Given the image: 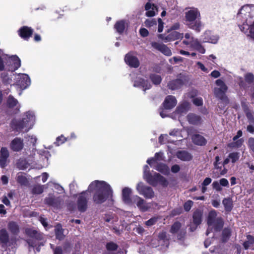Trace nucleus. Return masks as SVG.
<instances>
[{
    "mask_svg": "<svg viewBox=\"0 0 254 254\" xmlns=\"http://www.w3.org/2000/svg\"><path fill=\"white\" fill-rule=\"evenodd\" d=\"M0 77L3 83L5 84H10L12 81L11 79L8 77L7 74L6 73H2L0 75Z\"/></svg>",
    "mask_w": 254,
    "mask_h": 254,
    "instance_id": "obj_52",
    "label": "nucleus"
},
{
    "mask_svg": "<svg viewBox=\"0 0 254 254\" xmlns=\"http://www.w3.org/2000/svg\"><path fill=\"white\" fill-rule=\"evenodd\" d=\"M193 142L197 145H204L206 143V140L203 136L199 134H195L192 137Z\"/></svg>",
    "mask_w": 254,
    "mask_h": 254,
    "instance_id": "obj_33",
    "label": "nucleus"
},
{
    "mask_svg": "<svg viewBox=\"0 0 254 254\" xmlns=\"http://www.w3.org/2000/svg\"><path fill=\"white\" fill-rule=\"evenodd\" d=\"M177 103V100L174 96L169 95L166 97L163 104L165 109L169 110L174 108Z\"/></svg>",
    "mask_w": 254,
    "mask_h": 254,
    "instance_id": "obj_22",
    "label": "nucleus"
},
{
    "mask_svg": "<svg viewBox=\"0 0 254 254\" xmlns=\"http://www.w3.org/2000/svg\"><path fill=\"white\" fill-rule=\"evenodd\" d=\"M177 156L179 159L185 161H190L192 158L191 155L186 151H178Z\"/></svg>",
    "mask_w": 254,
    "mask_h": 254,
    "instance_id": "obj_36",
    "label": "nucleus"
},
{
    "mask_svg": "<svg viewBox=\"0 0 254 254\" xmlns=\"http://www.w3.org/2000/svg\"><path fill=\"white\" fill-rule=\"evenodd\" d=\"M181 224L179 222H176L172 226L170 230L172 234H176L177 238L179 240L182 239L186 234V231L183 229H181Z\"/></svg>",
    "mask_w": 254,
    "mask_h": 254,
    "instance_id": "obj_15",
    "label": "nucleus"
},
{
    "mask_svg": "<svg viewBox=\"0 0 254 254\" xmlns=\"http://www.w3.org/2000/svg\"><path fill=\"white\" fill-rule=\"evenodd\" d=\"M185 24L189 28L199 32L203 27L201 21V15L197 8H188L185 12Z\"/></svg>",
    "mask_w": 254,
    "mask_h": 254,
    "instance_id": "obj_3",
    "label": "nucleus"
},
{
    "mask_svg": "<svg viewBox=\"0 0 254 254\" xmlns=\"http://www.w3.org/2000/svg\"><path fill=\"white\" fill-rule=\"evenodd\" d=\"M33 32V29L30 27L23 26L18 30V34L21 38L24 39H28L31 37Z\"/></svg>",
    "mask_w": 254,
    "mask_h": 254,
    "instance_id": "obj_26",
    "label": "nucleus"
},
{
    "mask_svg": "<svg viewBox=\"0 0 254 254\" xmlns=\"http://www.w3.org/2000/svg\"><path fill=\"white\" fill-rule=\"evenodd\" d=\"M8 229L13 234H17L19 232L18 225L16 222L13 221H11L8 223Z\"/></svg>",
    "mask_w": 254,
    "mask_h": 254,
    "instance_id": "obj_39",
    "label": "nucleus"
},
{
    "mask_svg": "<svg viewBox=\"0 0 254 254\" xmlns=\"http://www.w3.org/2000/svg\"><path fill=\"white\" fill-rule=\"evenodd\" d=\"M245 81L248 84L254 83V75L252 73H247L245 75Z\"/></svg>",
    "mask_w": 254,
    "mask_h": 254,
    "instance_id": "obj_51",
    "label": "nucleus"
},
{
    "mask_svg": "<svg viewBox=\"0 0 254 254\" xmlns=\"http://www.w3.org/2000/svg\"><path fill=\"white\" fill-rule=\"evenodd\" d=\"M9 241V235L5 229L0 230V244L2 247H5L7 245Z\"/></svg>",
    "mask_w": 254,
    "mask_h": 254,
    "instance_id": "obj_29",
    "label": "nucleus"
},
{
    "mask_svg": "<svg viewBox=\"0 0 254 254\" xmlns=\"http://www.w3.org/2000/svg\"><path fill=\"white\" fill-rule=\"evenodd\" d=\"M184 38L185 39L183 40L181 44L185 45L187 47L190 48L191 49H192L194 46V43H195V42L198 40L197 39L193 37L192 34L190 33H186L185 34Z\"/></svg>",
    "mask_w": 254,
    "mask_h": 254,
    "instance_id": "obj_19",
    "label": "nucleus"
},
{
    "mask_svg": "<svg viewBox=\"0 0 254 254\" xmlns=\"http://www.w3.org/2000/svg\"><path fill=\"white\" fill-rule=\"evenodd\" d=\"M242 107L249 123L254 124V117L253 116V112L251 111L248 108V106L244 102L242 103Z\"/></svg>",
    "mask_w": 254,
    "mask_h": 254,
    "instance_id": "obj_28",
    "label": "nucleus"
},
{
    "mask_svg": "<svg viewBox=\"0 0 254 254\" xmlns=\"http://www.w3.org/2000/svg\"><path fill=\"white\" fill-rule=\"evenodd\" d=\"M145 9L147 11L145 15L148 17H153L157 13V7L154 4H152L150 2H147L145 5Z\"/></svg>",
    "mask_w": 254,
    "mask_h": 254,
    "instance_id": "obj_25",
    "label": "nucleus"
},
{
    "mask_svg": "<svg viewBox=\"0 0 254 254\" xmlns=\"http://www.w3.org/2000/svg\"><path fill=\"white\" fill-rule=\"evenodd\" d=\"M254 244V237L248 235L247 237V241L243 244L244 247L245 249H253V245Z\"/></svg>",
    "mask_w": 254,
    "mask_h": 254,
    "instance_id": "obj_40",
    "label": "nucleus"
},
{
    "mask_svg": "<svg viewBox=\"0 0 254 254\" xmlns=\"http://www.w3.org/2000/svg\"><path fill=\"white\" fill-rule=\"evenodd\" d=\"M25 233L27 236L31 238L26 240L28 245L29 251L31 252L33 250L35 253V250L36 249L37 252H39L40 251V247L43 246L44 244L42 242L37 243L36 240H42L43 237V234L31 228L26 229Z\"/></svg>",
    "mask_w": 254,
    "mask_h": 254,
    "instance_id": "obj_5",
    "label": "nucleus"
},
{
    "mask_svg": "<svg viewBox=\"0 0 254 254\" xmlns=\"http://www.w3.org/2000/svg\"><path fill=\"white\" fill-rule=\"evenodd\" d=\"M219 183H220V185L222 186L226 187H229L228 181L225 178H222V179H220L219 181Z\"/></svg>",
    "mask_w": 254,
    "mask_h": 254,
    "instance_id": "obj_64",
    "label": "nucleus"
},
{
    "mask_svg": "<svg viewBox=\"0 0 254 254\" xmlns=\"http://www.w3.org/2000/svg\"><path fill=\"white\" fill-rule=\"evenodd\" d=\"M65 141V139L63 135L59 136L57 138L56 141L55 142V144L57 146H59L60 144L63 143Z\"/></svg>",
    "mask_w": 254,
    "mask_h": 254,
    "instance_id": "obj_60",
    "label": "nucleus"
},
{
    "mask_svg": "<svg viewBox=\"0 0 254 254\" xmlns=\"http://www.w3.org/2000/svg\"><path fill=\"white\" fill-rule=\"evenodd\" d=\"M217 213L214 210L209 212L207 219V224L208 226L206 234L208 235L210 231L217 232L220 231L222 228L224 224L223 219L221 217H216Z\"/></svg>",
    "mask_w": 254,
    "mask_h": 254,
    "instance_id": "obj_7",
    "label": "nucleus"
},
{
    "mask_svg": "<svg viewBox=\"0 0 254 254\" xmlns=\"http://www.w3.org/2000/svg\"><path fill=\"white\" fill-rule=\"evenodd\" d=\"M149 78L155 85L159 84L162 81V78L160 75L155 73L150 74L149 75Z\"/></svg>",
    "mask_w": 254,
    "mask_h": 254,
    "instance_id": "obj_44",
    "label": "nucleus"
},
{
    "mask_svg": "<svg viewBox=\"0 0 254 254\" xmlns=\"http://www.w3.org/2000/svg\"><path fill=\"white\" fill-rule=\"evenodd\" d=\"M43 191V187L41 185H36L35 186L33 189L32 192L35 194H40L42 193Z\"/></svg>",
    "mask_w": 254,
    "mask_h": 254,
    "instance_id": "obj_54",
    "label": "nucleus"
},
{
    "mask_svg": "<svg viewBox=\"0 0 254 254\" xmlns=\"http://www.w3.org/2000/svg\"><path fill=\"white\" fill-rule=\"evenodd\" d=\"M90 196L87 190L83 191L79 193L77 197V205L78 210L83 212L85 211L87 208V202Z\"/></svg>",
    "mask_w": 254,
    "mask_h": 254,
    "instance_id": "obj_9",
    "label": "nucleus"
},
{
    "mask_svg": "<svg viewBox=\"0 0 254 254\" xmlns=\"http://www.w3.org/2000/svg\"><path fill=\"white\" fill-rule=\"evenodd\" d=\"M160 242L162 241L164 244L166 245V247L168 246V239L167 237V234L165 232H162L159 233L158 236ZM161 243V242H160Z\"/></svg>",
    "mask_w": 254,
    "mask_h": 254,
    "instance_id": "obj_48",
    "label": "nucleus"
},
{
    "mask_svg": "<svg viewBox=\"0 0 254 254\" xmlns=\"http://www.w3.org/2000/svg\"><path fill=\"white\" fill-rule=\"evenodd\" d=\"M64 229L60 225H58L55 228V234L57 239L61 240H63L64 235Z\"/></svg>",
    "mask_w": 254,
    "mask_h": 254,
    "instance_id": "obj_42",
    "label": "nucleus"
},
{
    "mask_svg": "<svg viewBox=\"0 0 254 254\" xmlns=\"http://www.w3.org/2000/svg\"><path fill=\"white\" fill-rule=\"evenodd\" d=\"M244 142L243 139H238L237 141H233L228 144V146L231 148H237L240 147Z\"/></svg>",
    "mask_w": 254,
    "mask_h": 254,
    "instance_id": "obj_46",
    "label": "nucleus"
},
{
    "mask_svg": "<svg viewBox=\"0 0 254 254\" xmlns=\"http://www.w3.org/2000/svg\"><path fill=\"white\" fill-rule=\"evenodd\" d=\"M16 181L21 186H27L28 185V181L26 178L25 175L22 173H17L16 177Z\"/></svg>",
    "mask_w": 254,
    "mask_h": 254,
    "instance_id": "obj_35",
    "label": "nucleus"
},
{
    "mask_svg": "<svg viewBox=\"0 0 254 254\" xmlns=\"http://www.w3.org/2000/svg\"><path fill=\"white\" fill-rule=\"evenodd\" d=\"M231 230L229 228H225L223 231V241H226L230 237Z\"/></svg>",
    "mask_w": 254,
    "mask_h": 254,
    "instance_id": "obj_53",
    "label": "nucleus"
},
{
    "mask_svg": "<svg viewBox=\"0 0 254 254\" xmlns=\"http://www.w3.org/2000/svg\"><path fill=\"white\" fill-rule=\"evenodd\" d=\"M88 190H95L93 199L97 204H101L105 201L113 193V190L108 184L104 181L98 180L94 181L90 184Z\"/></svg>",
    "mask_w": 254,
    "mask_h": 254,
    "instance_id": "obj_2",
    "label": "nucleus"
},
{
    "mask_svg": "<svg viewBox=\"0 0 254 254\" xmlns=\"http://www.w3.org/2000/svg\"><path fill=\"white\" fill-rule=\"evenodd\" d=\"M163 153L162 152L156 153L154 157L149 158L147 160V163L151 167L155 163H157L158 161L163 160Z\"/></svg>",
    "mask_w": 254,
    "mask_h": 254,
    "instance_id": "obj_32",
    "label": "nucleus"
},
{
    "mask_svg": "<svg viewBox=\"0 0 254 254\" xmlns=\"http://www.w3.org/2000/svg\"><path fill=\"white\" fill-rule=\"evenodd\" d=\"M184 84L182 79H177L175 80L170 81L168 86L169 89L171 90H176L181 88Z\"/></svg>",
    "mask_w": 254,
    "mask_h": 254,
    "instance_id": "obj_34",
    "label": "nucleus"
},
{
    "mask_svg": "<svg viewBox=\"0 0 254 254\" xmlns=\"http://www.w3.org/2000/svg\"><path fill=\"white\" fill-rule=\"evenodd\" d=\"M236 19L240 30L254 39V5L243 6L237 14Z\"/></svg>",
    "mask_w": 254,
    "mask_h": 254,
    "instance_id": "obj_1",
    "label": "nucleus"
},
{
    "mask_svg": "<svg viewBox=\"0 0 254 254\" xmlns=\"http://www.w3.org/2000/svg\"><path fill=\"white\" fill-rule=\"evenodd\" d=\"M151 46L166 56H170L172 55L171 50L163 44L153 42L151 43Z\"/></svg>",
    "mask_w": 254,
    "mask_h": 254,
    "instance_id": "obj_17",
    "label": "nucleus"
},
{
    "mask_svg": "<svg viewBox=\"0 0 254 254\" xmlns=\"http://www.w3.org/2000/svg\"><path fill=\"white\" fill-rule=\"evenodd\" d=\"M31 84V80L29 76L26 74H19L17 77L16 85L21 89L24 90L28 87Z\"/></svg>",
    "mask_w": 254,
    "mask_h": 254,
    "instance_id": "obj_12",
    "label": "nucleus"
},
{
    "mask_svg": "<svg viewBox=\"0 0 254 254\" xmlns=\"http://www.w3.org/2000/svg\"><path fill=\"white\" fill-rule=\"evenodd\" d=\"M156 165L153 168L158 171L165 174L167 175L169 173V169L168 167L163 163H155Z\"/></svg>",
    "mask_w": 254,
    "mask_h": 254,
    "instance_id": "obj_37",
    "label": "nucleus"
},
{
    "mask_svg": "<svg viewBox=\"0 0 254 254\" xmlns=\"http://www.w3.org/2000/svg\"><path fill=\"white\" fill-rule=\"evenodd\" d=\"M183 38V34L177 31H173L170 32L167 35L164 36L162 39L165 42L175 41Z\"/></svg>",
    "mask_w": 254,
    "mask_h": 254,
    "instance_id": "obj_21",
    "label": "nucleus"
},
{
    "mask_svg": "<svg viewBox=\"0 0 254 254\" xmlns=\"http://www.w3.org/2000/svg\"><path fill=\"white\" fill-rule=\"evenodd\" d=\"M189 108L190 104L187 102H184L177 108L176 112L178 114H185L189 111Z\"/></svg>",
    "mask_w": 254,
    "mask_h": 254,
    "instance_id": "obj_31",
    "label": "nucleus"
},
{
    "mask_svg": "<svg viewBox=\"0 0 254 254\" xmlns=\"http://www.w3.org/2000/svg\"><path fill=\"white\" fill-rule=\"evenodd\" d=\"M114 27L119 33H122L125 28V21L124 20L118 21L115 24Z\"/></svg>",
    "mask_w": 254,
    "mask_h": 254,
    "instance_id": "obj_43",
    "label": "nucleus"
},
{
    "mask_svg": "<svg viewBox=\"0 0 254 254\" xmlns=\"http://www.w3.org/2000/svg\"><path fill=\"white\" fill-rule=\"evenodd\" d=\"M229 158L231 161L234 163L238 161L240 157V153L239 152H232L229 154Z\"/></svg>",
    "mask_w": 254,
    "mask_h": 254,
    "instance_id": "obj_50",
    "label": "nucleus"
},
{
    "mask_svg": "<svg viewBox=\"0 0 254 254\" xmlns=\"http://www.w3.org/2000/svg\"><path fill=\"white\" fill-rule=\"evenodd\" d=\"M18 101L16 99H15L13 96L10 95L9 96L7 101V106L9 108H13L16 106L18 104Z\"/></svg>",
    "mask_w": 254,
    "mask_h": 254,
    "instance_id": "obj_47",
    "label": "nucleus"
},
{
    "mask_svg": "<svg viewBox=\"0 0 254 254\" xmlns=\"http://www.w3.org/2000/svg\"><path fill=\"white\" fill-rule=\"evenodd\" d=\"M144 23L147 27H151L157 24L156 21L154 19H146Z\"/></svg>",
    "mask_w": 254,
    "mask_h": 254,
    "instance_id": "obj_56",
    "label": "nucleus"
},
{
    "mask_svg": "<svg viewBox=\"0 0 254 254\" xmlns=\"http://www.w3.org/2000/svg\"><path fill=\"white\" fill-rule=\"evenodd\" d=\"M202 213L199 210L194 211L193 215V222L194 224L197 226L201 222Z\"/></svg>",
    "mask_w": 254,
    "mask_h": 254,
    "instance_id": "obj_41",
    "label": "nucleus"
},
{
    "mask_svg": "<svg viewBox=\"0 0 254 254\" xmlns=\"http://www.w3.org/2000/svg\"><path fill=\"white\" fill-rule=\"evenodd\" d=\"M194 46L192 48L193 49L196 50L201 54H204L205 53V49L204 47L201 45V43L198 40L194 43Z\"/></svg>",
    "mask_w": 254,
    "mask_h": 254,
    "instance_id": "obj_45",
    "label": "nucleus"
},
{
    "mask_svg": "<svg viewBox=\"0 0 254 254\" xmlns=\"http://www.w3.org/2000/svg\"><path fill=\"white\" fill-rule=\"evenodd\" d=\"M193 204V202L191 200L187 201L185 204H184V209L188 211H189L192 206V205Z\"/></svg>",
    "mask_w": 254,
    "mask_h": 254,
    "instance_id": "obj_61",
    "label": "nucleus"
},
{
    "mask_svg": "<svg viewBox=\"0 0 254 254\" xmlns=\"http://www.w3.org/2000/svg\"><path fill=\"white\" fill-rule=\"evenodd\" d=\"M62 202V199L59 197H56L53 194H50L45 199L46 204L54 207L58 208L60 206Z\"/></svg>",
    "mask_w": 254,
    "mask_h": 254,
    "instance_id": "obj_18",
    "label": "nucleus"
},
{
    "mask_svg": "<svg viewBox=\"0 0 254 254\" xmlns=\"http://www.w3.org/2000/svg\"><path fill=\"white\" fill-rule=\"evenodd\" d=\"M125 61L129 66L134 68L138 67L140 64L137 58L131 52L126 54L125 57Z\"/></svg>",
    "mask_w": 254,
    "mask_h": 254,
    "instance_id": "obj_13",
    "label": "nucleus"
},
{
    "mask_svg": "<svg viewBox=\"0 0 254 254\" xmlns=\"http://www.w3.org/2000/svg\"><path fill=\"white\" fill-rule=\"evenodd\" d=\"M35 122L34 113L31 112H27L20 121L13 120L11 123L12 128L17 131H28L33 126Z\"/></svg>",
    "mask_w": 254,
    "mask_h": 254,
    "instance_id": "obj_4",
    "label": "nucleus"
},
{
    "mask_svg": "<svg viewBox=\"0 0 254 254\" xmlns=\"http://www.w3.org/2000/svg\"><path fill=\"white\" fill-rule=\"evenodd\" d=\"M5 63V69L10 71H14L21 65V61L19 58L16 55L4 58Z\"/></svg>",
    "mask_w": 254,
    "mask_h": 254,
    "instance_id": "obj_8",
    "label": "nucleus"
},
{
    "mask_svg": "<svg viewBox=\"0 0 254 254\" xmlns=\"http://www.w3.org/2000/svg\"><path fill=\"white\" fill-rule=\"evenodd\" d=\"M136 190L140 195H143L146 198H152L154 196V192L152 189L150 187L145 186L142 182L137 184Z\"/></svg>",
    "mask_w": 254,
    "mask_h": 254,
    "instance_id": "obj_11",
    "label": "nucleus"
},
{
    "mask_svg": "<svg viewBox=\"0 0 254 254\" xmlns=\"http://www.w3.org/2000/svg\"><path fill=\"white\" fill-rule=\"evenodd\" d=\"M215 83L217 86L219 87V88L221 89V90L225 92L227 91L228 87L222 80L220 79H217Z\"/></svg>",
    "mask_w": 254,
    "mask_h": 254,
    "instance_id": "obj_49",
    "label": "nucleus"
},
{
    "mask_svg": "<svg viewBox=\"0 0 254 254\" xmlns=\"http://www.w3.org/2000/svg\"><path fill=\"white\" fill-rule=\"evenodd\" d=\"M106 248L109 251H115L118 248V245L113 242H110L107 244Z\"/></svg>",
    "mask_w": 254,
    "mask_h": 254,
    "instance_id": "obj_55",
    "label": "nucleus"
},
{
    "mask_svg": "<svg viewBox=\"0 0 254 254\" xmlns=\"http://www.w3.org/2000/svg\"><path fill=\"white\" fill-rule=\"evenodd\" d=\"M226 92L221 90L219 88H215L214 89V93L215 96L221 100L220 104L226 105L228 104V99L225 95Z\"/></svg>",
    "mask_w": 254,
    "mask_h": 254,
    "instance_id": "obj_23",
    "label": "nucleus"
},
{
    "mask_svg": "<svg viewBox=\"0 0 254 254\" xmlns=\"http://www.w3.org/2000/svg\"><path fill=\"white\" fill-rule=\"evenodd\" d=\"M222 203L224 206L225 210L227 212H230L233 207L232 200L230 197H227L223 199Z\"/></svg>",
    "mask_w": 254,
    "mask_h": 254,
    "instance_id": "obj_38",
    "label": "nucleus"
},
{
    "mask_svg": "<svg viewBox=\"0 0 254 254\" xmlns=\"http://www.w3.org/2000/svg\"><path fill=\"white\" fill-rule=\"evenodd\" d=\"M238 82L239 83V86L241 87L246 88L247 87L246 83L245 82V81L243 80V78L241 77H239L237 78Z\"/></svg>",
    "mask_w": 254,
    "mask_h": 254,
    "instance_id": "obj_62",
    "label": "nucleus"
},
{
    "mask_svg": "<svg viewBox=\"0 0 254 254\" xmlns=\"http://www.w3.org/2000/svg\"><path fill=\"white\" fill-rule=\"evenodd\" d=\"M187 119L190 124L194 125H199L201 123L200 117L194 114L188 115Z\"/></svg>",
    "mask_w": 254,
    "mask_h": 254,
    "instance_id": "obj_30",
    "label": "nucleus"
},
{
    "mask_svg": "<svg viewBox=\"0 0 254 254\" xmlns=\"http://www.w3.org/2000/svg\"><path fill=\"white\" fill-rule=\"evenodd\" d=\"M23 147V140L19 137H16L12 140L10 143V148L13 151H19Z\"/></svg>",
    "mask_w": 254,
    "mask_h": 254,
    "instance_id": "obj_24",
    "label": "nucleus"
},
{
    "mask_svg": "<svg viewBox=\"0 0 254 254\" xmlns=\"http://www.w3.org/2000/svg\"><path fill=\"white\" fill-rule=\"evenodd\" d=\"M157 218L155 217L151 218L146 222V225L150 226L154 225L157 221Z\"/></svg>",
    "mask_w": 254,
    "mask_h": 254,
    "instance_id": "obj_63",
    "label": "nucleus"
},
{
    "mask_svg": "<svg viewBox=\"0 0 254 254\" xmlns=\"http://www.w3.org/2000/svg\"><path fill=\"white\" fill-rule=\"evenodd\" d=\"M133 82V86L140 88L144 91L150 89L152 87L151 84L148 80L139 77H137Z\"/></svg>",
    "mask_w": 254,
    "mask_h": 254,
    "instance_id": "obj_14",
    "label": "nucleus"
},
{
    "mask_svg": "<svg viewBox=\"0 0 254 254\" xmlns=\"http://www.w3.org/2000/svg\"><path fill=\"white\" fill-rule=\"evenodd\" d=\"M248 144L250 150L254 153V138L250 137L249 138Z\"/></svg>",
    "mask_w": 254,
    "mask_h": 254,
    "instance_id": "obj_58",
    "label": "nucleus"
},
{
    "mask_svg": "<svg viewBox=\"0 0 254 254\" xmlns=\"http://www.w3.org/2000/svg\"><path fill=\"white\" fill-rule=\"evenodd\" d=\"M192 102L196 106H200L203 105V100L201 97L194 98Z\"/></svg>",
    "mask_w": 254,
    "mask_h": 254,
    "instance_id": "obj_57",
    "label": "nucleus"
},
{
    "mask_svg": "<svg viewBox=\"0 0 254 254\" xmlns=\"http://www.w3.org/2000/svg\"><path fill=\"white\" fill-rule=\"evenodd\" d=\"M131 193V190L128 187H125L122 190L123 200L127 204L130 203L131 200L132 199V196L130 197Z\"/></svg>",
    "mask_w": 254,
    "mask_h": 254,
    "instance_id": "obj_27",
    "label": "nucleus"
},
{
    "mask_svg": "<svg viewBox=\"0 0 254 254\" xmlns=\"http://www.w3.org/2000/svg\"><path fill=\"white\" fill-rule=\"evenodd\" d=\"M135 204L136 206L143 212L146 211L151 207L149 203H147L143 198L137 195L132 196L130 203L128 205Z\"/></svg>",
    "mask_w": 254,
    "mask_h": 254,
    "instance_id": "obj_10",
    "label": "nucleus"
},
{
    "mask_svg": "<svg viewBox=\"0 0 254 254\" xmlns=\"http://www.w3.org/2000/svg\"><path fill=\"white\" fill-rule=\"evenodd\" d=\"M143 178L148 183L153 186H156L158 183L163 186H167L168 185L167 180L158 173H155L152 175L150 173L149 168L147 165H145L143 168Z\"/></svg>",
    "mask_w": 254,
    "mask_h": 254,
    "instance_id": "obj_6",
    "label": "nucleus"
},
{
    "mask_svg": "<svg viewBox=\"0 0 254 254\" xmlns=\"http://www.w3.org/2000/svg\"><path fill=\"white\" fill-rule=\"evenodd\" d=\"M212 186L213 189L216 190L218 191H220L222 190V188L221 187L220 183L217 181L213 182Z\"/></svg>",
    "mask_w": 254,
    "mask_h": 254,
    "instance_id": "obj_59",
    "label": "nucleus"
},
{
    "mask_svg": "<svg viewBox=\"0 0 254 254\" xmlns=\"http://www.w3.org/2000/svg\"><path fill=\"white\" fill-rule=\"evenodd\" d=\"M9 156V151L5 147H2L0 151V166L4 168L7 166L8 158Z\"/></svg>",
    "mask_w": 254,
    "mask_h": 254,
    "instance_id": "obj_20",
    "label": "nucleus"
},
{
    "mask_svg": "<svg viewBox=\"0 0 254 254\" xmlns=\"http://www.w3.org/2000/svg\"><path fill=\"white\" fill-rule=\"evenodd\" d=\"M219 36L214 35L210 31H206L202 35L203 42L216 44L219 40Z\"/></svg>",
    "mask_w": 254,
    "mask_h": 254,
    "instance_id": "obj_16",
    "label": "nucleus"
}]
</instances>
